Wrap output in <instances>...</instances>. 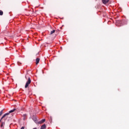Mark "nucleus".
Segmentation results:
<instances>
[{
  "label": "nucleus",
  "mask_w": 129,
  "mask_h": 129,
  "mask_svg": "<svg viewBox=\"0 0 129 129\" xmlns=\"http://www.w3.org/2000/svg\"><path fill=\"white\" fill-rule=\"evenodd\" d=\"M31 82H32V81H31V78H29L25 86V88H28L29 85L31 84Z\"/></svg>",
  "instance_id": "obj_1"
},
{
  "label": "nucleus",
  "mask_w": 129,
  "mask_h": 129,
  "mask_svg": "<svg viewBox=\"0 0 129 129\" xmlns=\"http://www.w3.org/2000/svg\"><path fill=\"white\" fill-rule=\"evenodd\" d=\"M115 25L117 27H121V26H122V23H121V20H116Z\"/></svg>",
  "instance_id": "obj_2"
},
{
  "label": "nucleus",
  "mask_w": 129,
  "mask_h": 129,
  "mask_svg": "<svg viewBox=\"0 0 129 129\" xmlns=\"http://www.w3.org/2000/svg\"><path fill=\"white\" fill-rule=\"evenodd\" d=\"M10 115V113H5L3 116V117L1 118V120H0V122L2 121V120L3 119H6V118H7L8 117V116H9Z\"/></svg>",
  "instance_id": "obj_3"
},
{
  "label": "nucleus",
  "mask_w": 129,
  "mask_h": 129,
  "mask_svg": "<svg viewBox=\"0 0 129 129\" xmlns=\"http://www.w3.org/2000/svg\"><path fill=\"white\" fill-rule=\"evenodd\" d=\"M121 22L122 23V26H123V25H126L127 24L128 21L126 20H123L121 21Z\"/></svg>",
  "instance_id": "obj_4"
},
{
  "label": "nucleus",
  "mask_w": 129,
  "mask_h": 129,
  "mask_svg": "<svg viewBox=\"0 0 129 129\" xmlns=\"http://www.w3.org/2000/svg\"><path fill=\"white\" fill-rule=\"evenodd\" d=\"M45 121H46V119H42L41 121H38L37 123V124H42V123H44V122H45Z\"/></svg>",
  "instance_id": "obj_5"
},
{
  "label": "nucleus",
  "mask_w": 129,
  "mask_h": 129,
  "mask_svg": "<svg viewBox=\"0 0 129 129\" xmlns=\"http://www.w3.org/2000/svg\"><path fill=\"white\" fill-rule=\"evenodd\" d=\"M108 2H109V0H102L103 4H104V5L107 4Z\"/></svg>",
  "instance_id": "obj_6"
},
{
  "label": "nucleus",
  "mask_w": 129,
  "mask_h": 129,
  "mask_svg": "<svg viewBox=\"0 0 129 129\" xmlns=\"http://www.w3.org/2000/svg\"><path fill=\"white\" fill-rule=\"evenodd\" d=\"M40 62V58L39 57H37L36 59V64L37 65V64H39V62Z\"/></svg>",
  "instance_id": "obj_7"
},
{
  "label": "nucleus",
  "mask_w": 129,
  "mask_h": 129,
  "mask_svg": "<svg viewBox=\"0 0 129 129\" xmlns=\"http://www.w3.org/2000/svg\"><path fill=\"white\" fill-rule=\"evenodd\" d=\"M45 128H46V124H44L41 126L40 129H45Z\"/></svg>",
  "instance_id": "obj_8"
},
{
  "label": "nucleus",
  "mask_w": 129,
  "mask_h": 129,
  "mask_svg": "<svg viewBox=\"0 0 129 129\" xmlns=\"http://www.w3.org/2000/svg\"><path fill=\"white\" fill-rule=\"evenodd\" d=\"M15 110H16V109H13L10 110L8 113H9V114H10V113H12V112H14V111H15Z\"/></svg>",
  "instance_id": "obj_9"
},
{
  "label": "nucleus",
  "mask_w": 129,
  "mask_h": 129,
  "mask_svg": "<svg viewBox=\"0 0 129 129\" xmlns=\"http://www.w3.org/2000/svg\"><path fill=\"white\" fill-rule=\"evenodd\" d=\"M3 15H4V12L3 11L0 10V16H3Z\"/></svg>",
  "instance_id": "obj_10"
},
{
  "label": "nucleus",
  "mask_w": 129,
  "mask_h": 129,
  "mask_svg": "<svg viewBox=\"0 0 129 129\" xmlns=\"http://www.w3.org/2000/svg\"><path fill=\"white\" fill-rule=\"evenodd\" d=\"M4 125H5V122H2L1 123V127H3V126H4Z\"/></svg>",
  "instance_id": "obj_11"
},
{
  "label": "nucleus",
  "mask_w": 129,
  "mask_h": 129,
  "mask_svg": "<svg viewBox=\"0 0 129 129\" xmlns=\"http://www.w3.org/2000/svg\"><path fill=\"white\" fill-rule=\"evenodd\" d=\"M3 111H4V110H2L0 112V116L3 114Z\"/></svg>",
  "instance_id": "obj_12"
},
{
  "label": "nucleus",
  "mask_w": 129,
  "mask_h": 129,
  "mask_svg": "<svg viewBox=\"0 0 129 129\" xmlns=\"http://www.w3.org/2000/svg\"><path fill=\"white\" fill-rule=\"evenodd\" d=\"M55 30H53L52 31H50V33H55Z\"/></svg>",
  "instance_id": "obj_13"
},
{
  "label": "nucleus",
  "mask_w": 129,
  "mask_h": 129,
  "mask_svg": "<svg viewBox=\"0 0 129 129\" xmlns=\"http://www.w3.org/2000/svg\"><path fill=\"white\" fill-rule=\"evenodd\" d=\"M26 114H24L23 116H24V117H26Z\"/></svg>",
  "instance_id": "obj_14"
},
{
  "label": "nucleus",
  "mask_w": 129,
  "mask_h": 129,
  "mask_svg": "<svg viewBox=\"0 0 129 129\" xmlns=\"http://www.w3.org/2000/svg\"><path fill=\"white\" fill-rule=\"evenodd\" d=\"M37 34H38V33H35V35H37Z\"/></svg>",
  "instance_id": "obj_15"
},
{
  "label": "nucleus",
  "mask_w": 129,
  "mask_h": 129,
  "mask_svg": "<svg viewBox=\"0 0 129 129\" xmlns=\"http://www.w3.org/2000/svg\"><path fill=\"white\" fill-rule=\"evenodd\" d=\"M33 129H37V128L35 127V128H34Z\"/></svg>",
  "instance_id": "obj_16"
},
{
  "label": "nucleus",
  "mask_w": 129,
  "mask_h": 129,
  "mask_svg": "<svg viewBox=\"0 0 129 129\" xmlns=\"http://www.w3.org/2000/svg\"><path fill=\"white\" fill-rule=\"evenodd\" d=\"M52 34H53L52 33H50V35H52Z\"/></svg>",
  "instance_id": "obj_17"
}]
</instances>
